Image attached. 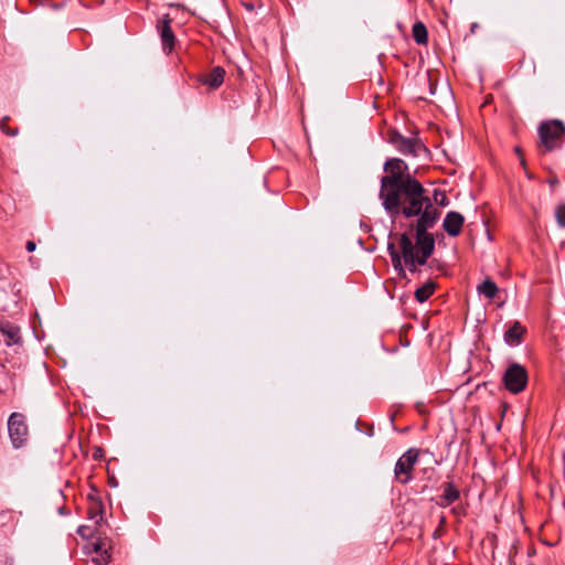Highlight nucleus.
<instances>
[{"label":"nucleus","mask_w":565,"mask_h":565,"mask_svg":"<svg viewBox=\"0 0 565 565\" xmlns=\"http://www.w3.org/2000/svg\"><path fill=\"white\" fill-rule=\"evenodd\" d=\"M94 552L97 554V556L92 557V563L95 565H106L109 562V554L107 551H102V547L99 544L94 543L93 544Z\"/></svg>","instance_id":"obj_17"},{"label":"nucleus","mask_w":565,"mask_h":565,"mask_svg":"<svg viewBox=\"0 0 565 565\" xmlns=\"http://www.w3.org/2000/svg\"><path fill=\"white\" fill-rule=\"evenodd\" d=\"M463 222L465 218L460 213L451 211L447 213L443 223V227L449 236L455 237L459 235Z\"/></svg>","instance_id":"obj_7"},{"label":"nucleus","mask_w":565,"mask_h":565,"mask_svg":"<svg viewBox=\"0 0 565 565\" xmlns=\"http://www.w3.org/2000/svg\"><path fill=\"white\" fill-rule=\"evenodd\" d=\"M477 290L488 299H493L498 292V287L491 279H486L478 286Z\"/></svg>","instance_id":"obj_15"},{"label":"nucleus","mask_w":565,"mask_h":565,"mask_svg":"<svg viewBox=\"0 0 565 565\" xmlns=\"http://www.w3.org/2000/svg\"><path fill=\"white\" fill-rule=\"evenodd\" d=\"M524 333L525 328L519 321H514L504 332V341L511 347L519 345L522 342Z\"/></svg>","instance_id":"obj_11"},{"label":"nucleus","mask_w":565,"mask_h":565,"mask_svg":"<svg viewBox=\"0 0 565 565\" xmlns=\"http://www.w3.org/2000/svg\"><path fill=\"white\" fill-rule=\"evenodd\" d=\"M0 127H1L2 131L6 132L9 136H15L18 134L17 129H10L8 127V118H3L1 120Z\"/></svg>","instance_id":"obj_19"},{"label":"nucleus","mask_w":565,"mask_h":565,"mask_svg":"<svg viewBox=\"0 0 565 565\" xmlns=\"http://www.w3.org/2000/svg\"><path fill=\"white\" fill-rule=\"evenodd\" d=\"M383 169L386 174L381 178L379 198L384 210L392 216H419L415 243L404 233L398 241L401 253L393 243L387 245L392 265L398 276L404 278L406 271L403 263L411 273H417L418 266L425 265L431 256L435 241L427 230L434 226L439 212L425 195L423 185L411 175L408 166L402 159H388Z\"/></svg>","instance_id":"obj_1"},{"label":"nucleus","mask_w":565,"mask_h":565,"mask_svg":"<svg viewBox=\"0 0 565 565\" xmlns=\"http://www.w3.org/2000/svg\"><path fill=\"white\" fill-rule=\"evenodd\" d=\"M445 201H446V198L444 196V199L441 200V204H446Z\"/></svg>","instance_id":"obj_24"},{"label":"nucleus","mask_w":565,"mask_h":565,"mask_svg":"<svg viewBox=\"0 0 565 565\" xmlns=\"http://www.w3.org/2000/svg\"><path fill=\"white\" fill-rule=\"evenodd\" d=\"M436 284L433 280H428L415 290V299L418 302H425L434 294Z\"/></svg>","instance_id":"obj_13"},{"label":"nucleus","mask_w":565,"mask_h":565,"mask_svg":"<svg viewBox=\"0 0 565 565\" xmlns=\"http://www.w3.org/2000/svg\"><path fill=\"white\" fill-rule=\"evenodd\" d=\"M515 150H516V152H518L519 154H521V150H520V148H516ZM520 162H521V164L525 168V166H526V163H525V159H524L522 156H520Z\"/></svg>","instance_id":"obj_23"},{"label":"nucleus","mask_w":565,"mask_h":565,"mask_svg":"<svg viewBox=\"0 0 565 565\" xmlns=\"http://www.w3.org/2000/svg\"><path fill=\"white\" fill-rule=\"evenodd\" d=\"M419 451L417 449H408L396 462L394 468L395 479L406 484L412 480V471L418 461Z\"/></svg>","instance_id":"obj_5"},{"label":"nucleus","mask_w":565,"mask_h":565,"mask_svg":"<svg viewBox=\"0 0 565 565\" xmlns=\"http://www.w3.org/2000/svg\"><path fill=\"white\" fill-rule=\"evenodd\" d=\"M0 333L9 347L21 341L20 328L7 320H0Z\"/></svg>","instance_id":"obj_8"},{"label":"nucleus","mask_w":565,"mask_h":565,"mask_svg":"<svg viewBox=\"0 0 565 565\" xmlns=\"http://www.w3.org/2000/svg\"><path fill=\"white\" fill-rule=\"evenodd\" d=\"M565 127L561 120H550L539 127L541 147L544 151H553L561 147Z\"/></svg>","instance_id":"obj_2"},{"label":"nucleus","mask_w":565,"mask_h":565,"mask_svg":"<svg viewBox=\"0 0 565 565\" xmlns=\"http://www.w3.org/2000/svg\"><path fill=\"white\" fill-rule=\"evenodd\" d=\"M89 507H88V518L95 522L96 525H99L103 522V512L104 507L100 500L97 498L89 495Z\"/></svg>","instance_id":"obj_12"},{"label":"nucleus","mask_w":565,"mask_h":565,"mask_svg":"<svg viewBox=\"0 0 565 565\" xmlns=\"http://www.w3.org/2000/svg\"><path fill=\"white\" fill-rule=\"evenodd\" d=\"M391 141L405 156L418 157L422 152L426 151V147L417 138H405L399 134H395Z\"/></svg>","instance_id":"obj_6"},{"label":"nucleus","mask_w":565,"mask_h":565,"mask_svg":"<svg viewBox=\"0 0 565 565\" xmlns=\"http://www.w3.org/2000/svg\"><path fill=\"white\" fill-rule=\"evenodd\" d=\"M548 185L552 190H554L558 185V179L556 177H552L547 180Z\"/></svg>","instance_id":"obj_20"},{"label":"nucleus","mask_w":565,"mask_h":565,"mask_svg":"<svg viewBox=\"0 0 565 565\" xmlns=\"http://www.w3.org/2000/svg\"><path fill=\"white\" fill-rule=\"evenodd\" d=\"M225 72L222 67H214L211 73L206 76L205 84L212 88H217L224 81Z\"/></svg>","instance_id":"obj_14"},{"label":"nucleus","mask_w":565,"mask_h":565,"mask_svg":"<svg viewBox=\"0 0 565 565\" xmlns=\"http://www.w3.org/2000/svg\"><path fill=\"white\" fill-rule=\"evenodd\" d=\"M35 247H36V245H35V243L33 241L26 242V250L28 252L31 253V252L35 250Z\"/></svg>","instance_id":"obj_22"},{"label":"nucleus","mask_w":565,"mask_h":565,"mask_svg":"<svg viewBox=\"0 0 565 565\" xmlns=\"http://www.w3.org/2000/svg\"><path fill=\"white\" fill-rule=\"evenodd\" d=\"M443 494L439 497L438 504L443 508L450 505L460 497L459 489L454 482H445L443 484Z\"/></svg>","instance_id":"obj_10"},{"label":"nucleus","mask_w":565,"mask_h":565,"mask_svg":"<svg viewBox=\"0 0 565 565\" xmlns=\"http://www.w3.org/2000/svg\"><path fill=\"white\" fill-rule=\"evenodd\" d=\"M8 433L13 448L25 446L29 438L26 417L22 413L14 412L8 418Z\"/></svg>","instance_id":"obj_3"},{"label":"nucleus","mask_w":565,"mask_h":565,"mask_svg":"<svg viewBox=\"0 0 565 565\" xmlns=\"http://www.w3.org/2000/svg\"><path fill=\"white\" fill-rule=\"evenodd\" d=\"M87 531H88V527L85 526V525H81L78 529H77V533L82 536H87Z\"/></svg>","instance_id":"obj_21"},{"label":"nucleus","mask_w":565,"mask_h":565,"mask_svg":"<svg viewBox=\"0 0 565 565\" xmlns=\"http://www.w3.org/2000/svg\"><path fill=\"white\" fill-rule=\"evenodd\" d=\"M555 218L559 226H565V203H561L559 205L556 206Z\"/></svg>","instance_id":"obj_18"},{"label":"nucleus","mask_w":565,"mask_h":565,"mask_svg":"<svg viewBox=\"0 0 565 565\" xmlns=\"http://www.w3.org/2000/svg\"><path fill=\"white\" fill-rule=\"evenodd\" d=\"M160 36L162 41L163 51L170 53L173 49L175 36L170 26V20L164 19L159 24Z\"/></svg>","instance_id":"obj_9"},{"label":"nucleus","mask_w":565,"mask_h":565,"mask_svg":"<svg viewBox=\"0 0 565 565\" xmlns=\"http://www.w3.org/2000/svg\"><path fill=\"white\" fill-rule=\"evenodd\" d=\"M413 38L418 44H426L428 40V33L423 22H416L413 25Z\"/></svg>","instance_id":"obj_16"},{"label":"nucleus","mask_w":565,"mask_h":565,"mask_svg":"<svg viewBox=\"0 0 565 565\" xmlns=\"http://www.w3.org/2000/svg\"><path fill=\"white\" fill-rule=\"evenodd\" d=\"M503 383L505 388L512 394H519L526 387L527 372L519 363H512L503 374Z\"/></svg>","instance_id":"obj_4"}]
</instances>
